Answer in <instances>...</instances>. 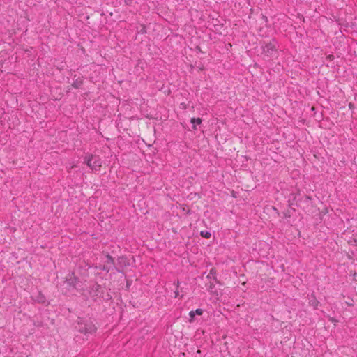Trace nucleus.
<instances>
[{
    "label": "nucleus",
    "instance_id": "nucleus-4",
    "mask_svg": "<svg viewBox=\"0 0 357 357\" xmlns=\"http://www.w3.org/2000/svg\"><path fill=\"white\" fill-rule=\"evenodd\" d=\"M67 284L72 286L73 288L78 289V283L77 282V278L73 274L68 275L66 280Z\"/></svg>",
    "mask_w": 357,
    "mask_h": 357
},
{
    "label": "nucleus",
    "instance_id": "nucleus-9",
    "mask_svg": "<svg viewBox=\"0 0 357 357\" xmlns=\"http://www.w3.org/2000/svg\"><path fill=\"white\" fill-rule=\"evenodd\" d=\"M195 314L202 315L203 314V310L202 309H197L195 311Z\"/></svg>",
    "mask_w": 357,
    "mask_h": 357
},
{
    "label": "nucleus",
    "instance_id": "nucleus-14",
    "mask_svg": "<svg viewBox=\"0 0 357 357\" xmlns=\"http://www.w3.org/2000/svg\"><path fill=\"white\" fill-rule=\"evenodd\" d=\"M349 106V108H351L353 105L351 103H350Z\"/></svg>",
    "mask_w": 357,
    "mask_h": 357
},
{
    "label": "nucleus",
    "instance_id": "nucleus-8",
    "mask_svg": "<svg viewBox=\"0 0 357 357\" xmlns=\"http://www.w3.org/2000/svg\"><path fill=\"white\" fill-rule=\"evenodd\" d=\"M189 315H190V318H191V319H190V321H192V319H193V318H194V317L195 316V311H193V310L190 311V312H189Z\"/></svg>",
    "mask_w": 357,
    "mask_h": 357
},
{
    "label": "nucleus",
    "instance_id": "nucleus-5",
    "mask_svg": "<svg viewBox=\"0 0 357 357\" xmlns=\"http://www.w3.org/2000/svg\"><path fill=\"white\" fill-rule=\"evenodd\" d=\"M202 119L200 118H192L190 120V122L193 124L192 128L196 130V125H199L202 123Z\"/></svg>",
    "mask_w": 357,
    "mask_h": 357
},
{
    "label": "nucleus",
    "instance_id": "nucleus-6",
    "mask_svg": "<svg viewBox=\"0 0 357 357\" xmlns=\"http://www.w3.org/2000/svg\"><path fill=\"white\" fill-rule=\"evenodd\" d=\"M33 299L35 301L40 303H44L45 302V296L40 293L38 294V295L37 296V297L36 298H33Z\"/></svg>",
    "mask_w": 357,
    "mask_h": 357
},
{
    "label": "nucleus",
    "instance_id": "nucleus-10",
    "mask_svg": "<svg viewBox=\"0 0 357 357\" xmlns=\"http://www.w3.org/2000/svg\"><path fill=\"white\" fill-rule=\"evenodd\" d=\"M179 296V292L178 290L174 291V296L175 298L178 297Z\"/></svg>",
    "mask_w": 357,
    "mask_h": 357
},
{
    "label": "nucleus",
    "instance_id": "nucleus-1",
    "mask_svg": "<svg viewBox=\"0 0 357 357\" xmlns=\"http://www.w3.org/2000/svg\"><path fill=\"white\" fill-rule=\"evenodd\" d=\"M84 162L93 171L100 169L102 166V160L100 156L96 155H89L84 158Z\"/></svg>",
    "mask_w": 357,
    "mask_h": 357
},
{
    "label": "nucleus",
    "instance_id": "nucleus-7",
    "mask_svg": "<svg viewBox=\"0 0 357 357\" xmlns=\"http://www.w3.org/2000/svg\"><path fill=\"white\" fill-rule=\"evenodd\" d=\"M200 235L202 237L205 238H209L211 236V234L208 231H202L200 232Z\"/></svg>",
    "mask_w": 357,
    "mask_h": 357
},
{
    "label": "nucleus",
    "instance_id": "nucleus-3",
    "mask_svg": "<svg viewBox=\"0 0 357 357\" xmlns=\"http://www.w3.org/2000/svg\"><path fill=\"white\" fill-rule=\"evenodd\" d=\"M79 331L84 333L85 335L93 334L96 331V327L92 323H86L80 324L79 326Z\"/></svg>",
    "mask_w": 357,
    "mask_h": 357
},
{
    "label": "nucleus",
    "instance_id": "nucleus-15",
    "mask_svg": "<svg viewBox=\"0 0 357 357\" xmlns=\"http://www.w3.org/2000/svg\"><path fill=\"white\" fill-rule=\"evenodd\" d=\"M332 57H333V55H330V56H328V58H329V59H331V58H332Z\"/></svg>",
    "mask_w": 357,
    "mask_h": 357
},
{
    "label": "nucleus",
    "instance_id": "nucleus-11",
    "mask_svg": "<svg viewBox=\"0 0 357 357\" xmlns=\"http://www.w3.org/2000/svg\"><path fill=\"white\" fill-rule=\"evenodd\" d=\"M310 302H312V305L316 306L317 305V301H310Z\"/></svg>",
    "mask_w": 357,
    "mask_h": 357
},
{
    "label": "nucleus",
    "instance_id": "nucleus-12",
    "mask_svg": "<svg viewBox=\"0 0 357 357\" xmlns=\"http://www.w3.org/2000/svg\"><path fill=\"white\" fill-rule=\"evenodd\" d=\"M108 261H112V257L109 255H107Z\"/></svg>",
    "mask_w": 357,
    "mask_h": 357
},
{
    "label": "nucleus",
    "instance_id": "nucleus-13",
    "mask_svg": "<svg viewBox=\"0 0 357 357\" xmlns=\"http://www.w3.org/2000/svg\"><path fill=\"white\" fill-rule=\"evenodd\" d=\"M79 84H77V83H75V86L76 88H78V87H79Z\"/></svg>",
    "mask_w": 357,
    "mask_h": 357
},
{
    "label": "nucleus",
    "instance_id": "nucleus-2",
    "mask_svg": "<svg viewBox=\"0 0 357 357\" xmlns=\"http://www.w3.org/2000/svg\"><path fill=\"white\" fill-rule=\"evenodd\" d=\"M278 43L275 40H272L263 47V52L268 56H273L277 52Z\"/></svg>",
    "mask_w": 357,
    "mask_h": 357
}]
</instances>
